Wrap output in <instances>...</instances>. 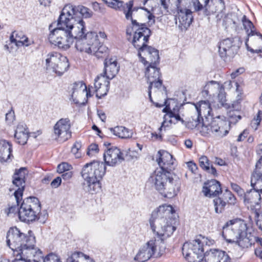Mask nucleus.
I'll list each match as a JSON object with an SVG mask.
<instances>
[{
  "label": "nucleus",
  "mask_w": 262,
  "mask_h": 262,
  "mask_svg": "<svg viewBox=\"0 0 262 262\" xmlns=\"http://www.w3.org/2000/svg\"><path fill=\"white\" fill-rule=\"evenodd\" d=\"M175 211L171 205L160 206L151 213L149 223L153 232L160 239L150 240L142 247L135 257V260L145 262L156 254L157 247L159 245L156 257H160L166 249L164 241L171 236L176 229V219L173 217Z\"/></svg>",
  "instance_id": "f257e3e1"
},
{
  "label": "nucleus",
  "mask_w": 262,
  "mask_h": 262,
  "mask_svg": "<svg viewBox=\"0 0 262 262\" xmlns=\"http://www.w3.org/2000/svg\"><path fill=\"white\" fill-rule=\"evenodd\" d=\"M52 25L49 26L51 32L49 35L50 42L59 48L67 50L75 41V47L80 52L90 54L94 49L98 33L89 32L85 33V23L80 20L75 26L70 28H56L51 30Z\"/></svg>",
  "instance_id": "f03ea898"
},
{
  "label": "nucleus",
  "mask_w": 262,
  "mask_h": 262,
  "mask_svg": "<svg viewBox=\"0 0 262 262\" xmlns=\"http://www.w3.org/2000/svg\"><path fill=\"white\" fill-rule=\"evenodd\" d=\"M7 246L17 256L24 255L27 257H33L34 262H38L43 258L42 252L35 248V237L31 230L28 234L22 232L16 227H11L7 233Z\"/></svg>",
  "instance_id": "7ed1b4c3"
},
{
  "label": "nucleus",
  "mask_w": 262,
  "mask_h": 262,
  "mask_svg": "<svg viewBox=\"0 0 262 262\" xmlns=\"http://www.w3.org/2000/svg\"><path fill=\"white\" fill-rule=\"evenodd\" d=\"M247 224L242 220L230 221L223 227L222 236L228 243H235L242 248L251 247L255 242L256 236L247 232Z\"/></svg>",
  "instance_id": "20e7f679"
},
{
  "label": "nucleus",
  "mask_w": 262,
  "mask_h": 262,
  "mask_svg": "<svg viewBox=\"0 0 262 262\" xmlns=\"http://www.w3.org/2000/svg\"><path fill=\"white\" fill-rule=\"evenodd\" d=\"M106 167L102 162L94 161L86 163L81 171L84 182L82 189L92 194L99 192L101 188L100 181L104 176Z\"/></svg>",
  "instance_id": "39448f33"
},
{
  "label": "nucleus",
  "mask_w": 262,
  "mask_h": 262,
  "mask_svg": "<svg viewBox=\"0 0 262 262\" xmlns=\"http://www.w3.org/2000/svg\"><path fill=\"white\" fill-rule=\"evenodd\" d=\"M149 181L155 188L164 197L172 198L180 189V180L170 171H155L150 177Z\"/></svg>",
  "instance_id": "423d86ee"
},
{
  "label": "nucleus",
  "mask_w": 262,
  "mask_h": 262,
  "mask_svg": "<svg viewBox=\"0 0 262 262\" xmlns=\"http://www.w3.org/2000/svg\"><path fill=\"white\" fill-rule=\"evenodd\" d=\"M92 12L89 8L82 5H66L57 20L56 28H70L75 26L76 23L82 20V17L90 18L92 16Z\"/></svg>",
  "instance_id": "0eeeda50"
},
{
  "label": "nucleus",
  "mask_w": 262,
  "mask_h": 262,
  "mask_svg": "<svg viewBox=\"0 0 262 262\" xmlns=\"http://www.w3.org/2000/svg\"><path fill=\"white\" fill-rule=\"evenodd\" d=\"M151 35V31L149 30L130 41L134 47L138 50V56L144 64L148 62L149 64H157L159 62V51L147 45Z\"/></svg>",
  "instance_id": "6e6552de"
},
{
  "label": "nucleus",
  "mask_w": 262,
  "mask_h": 262,
  "mask_svg": "<svg viewBox=\"0 0 262 262\" xmlns=\"http://www.w3.org/2000/svg\"><path fill=\"white\" fill-rule=\"evenodd\" d=\"M133 6L134 1H129L125 4L121 11L123 12L126 19L131 21V23L127 26L126 29V38L128 41H131L135 37H138V36H140L150 30L146 24L140 23L133 19V13L136 9V8H133Z\"/></svg>",
  "instance_id": "1a4fd4ad"
},
{
  "label": "nucleus",
  "mask_w": 262,
  "mask_h": 262,
  "mask_svg": "<svg viewBox=\"0 0 262 262\" xmlns=\"http://www.w3.org/2000/svg\"><path fill=\"white\" fill-rule=\"evenodd\" d=\"M41 210V205L38 199L34 196L25 199L19 207L18 212L19 219L22 222L30 223L37 219Z\"/></svg>",
  "instance_id": "9d476101"
},
{
  "label": "nucleus",
  "mask_w": 262,
  "mask_h": 262,
  "mask_svg": "<svg viewBox=\"0 0 262 262\" xmlns=\"http://www.w3.org/2000/svg\"><path fill=\"white\" fill-rule=\"evenodd\" d=\"M204 241L196 239L189 243H185L182 248L183 254L189 262H201L204 258V243L205 239L202 237Z\"/></svg>",
  "instance_id": "9b49d317"
},
{
  "label": "nucleus",
  "mask_w": 262,
  "mask_h": 262,
  "mask_svg": "<svg viewBox=\"0 0 262 262\" xmlns=\"http://www.w3.org/2000/svg\"><path fill=\"white\" fill-rule=\"evenodd\" d=\"M229 129V122L221 119L219 116L214 118L210 124L203 122L201 132L204 135L212 133L216 137L222 138L228 134Z\"/></svg>",
  "instance_id": "f8f14e48"
},
{
  "label": "nucleus",
  "mask_w": 262,
  "mask_h": 262,
  "mask_svg": "<svg viewBox=\"0 0 262 262\" xmlns=\"http://www.w3.org/2000/svg\"><path fill=\"white\" fill-rule=\"evenodd\" d=\"M239 45V39L237 37L223 39L218 46L220 56L225 62L230 61L237 54Z\"/></svg>",
  "instance_id": "ddd939ff"
},
{
  "label": "nucleus",
  "mask_w": 262,
  "mask_h": 262,
  "mask_svg": "<svg viewBox=\"0 0 262 262\" xmlns=\"http://www.w3.org/2000/svg\"><path fill=\"white\" fill-rule=\"evenodd\" d=\"M47 70H52L58 76L62 75L69 67L68 59L57 52L48 55L46 59Z\"/></svg>",
  "instance_id": "4468645a"
},
{
  "label": "nucleus",
  "mask_w": 262,
  "mask_h": 262,
  "mask_svg": "<svg viewBox=\"0 0 262 262\" xmlns=\"http://www.w3.org/2000/svg\"><path fill=\"white\" fill-rule=\"evenodd\" d=\"M181 0H178V3L176 5L177 9V14L176 16V23L182 31H186L190 26L193 19L192 12L190 10V7L188 5L185 6L182 5Z\"/></svg>",
  "instance_id": "2eb2a0df"
},
{
  "label": "nucleus",
  "mask_w": 262,
  "mask_h": 262,
  "mask_svg": "<svg viewBox=\"0 0 262 262\" xmlns=\"http://www.w3.org/2000/svg\"><path fill=\"white\" fill-rule=\"evenodd\" d=\"M71 123L69 118H61L54 126L55 139L64 142L71 137Z\"/></svg>",
  "instance_id": "dca6fc26"
},
{
  "label": "nucleus",
  "mask_w": 262,
  "mask_h": 262,
  "mask_svg": "<svg viewBox=\"0 0 262 262\" xmlns=\"http://www.w3.org/2000/svg\"><path fill=\"white\" fill-rule=\"evenodd\" d=\"M105 166H116L124 160L120 149L114 146L108 148L103 154Z\"/></svg>",
  "instance_id": "f3484780"
},
{
  "label": "nucleus",
  "mask_w": 262,
  "mask_h": 262,
  "mask_svg": "<svg viewBox=\"0 0 262 262\" xmlns=\"http://www.w3.org/2000/svg\"><path fill=\"white\" fill-rule=\"evenodd\" d=\"M213 202L215 212L221 213L224 210L227 203L234 205L236 203V198L230 191L226 189L222 195L214 198Z\"/></svg>",
  "instance_id": "a211bd4d"
},
{
  "label": "nucleus",
  "mask_w": 262,
  "mask_h": 262,
  "mask_svg": "<svg viewBox=\"0 0 262 262\" xmlns=\"http://www.w3.org/2000/svg\"><path fill=\"white\" fill-rule=\"evenodd\" d=\"M226 7L224 0H210L204 15L209 16L216 13L217 21H220L225 16Z\"/></svg>",
  "instance_id": "6ab92c4d"
},
{
  "label": "nucleus",
  "mask_w": 262,
  "mask_h": 262,
  "mask_svg": "<svg viewBox=\"0 0 262 262\" xmlns=\"http://www.w3.org/2000/svg\"><path fill=\"white\" fill-rule=\"evenodd\" d=\"M261 199L260 193L252 189L246 192V194L244 195V203L248 207L250 206L251 209L255 211L259 210L261 208Z\"/></svg>",
  "instance_id": "aec40b11"
},
{
  "label": "nucleus",
  "mask_w": 262,
  "mask_h": 262,
  "mask_svg": "<svg viewBox=\"0 0 262 262\" xmlns=\"http://www.w3.org/2000/svg\"><path fill=\"white\" fill-rule=\"evenodd\" d=\"M205 262H230V258L225 252L217 249L207 251L204 255Z\"/></svg>",
  "instance_id": "412c9836"
},
{
  "label": "nucleus",
  "mask_w": 262,
  "mask_h": 262,
  "mask_svg": "<svg viewBox=\"0 0 262 262\" xmlns=\"http://www.w3.org/2000/svg\"><path fill=\"white\" fill-rule=\"evenodd\" d=\"M159 158L157 160L158 164L161 167L159 171L162 172L170 171L173 169V160L172 156L167 151L160 150L158 151Z\"/></svg>",
  "instance_id": "4be33fe9"
},
{
  "label": "nucleus",
  "mask_w": 262,
  "mask_h": 262,
  "mask_svg": "<svg viewBox=\"0 0 262 262\" xmlns=\"http://www.w3.org/2000/svg\"><path fill=\"white\" fill-rule=\"evenodd\" d=\"M222 192L220 183L214 179L205 183L202 189V192L207 197L216 196Z\"/></svg>",
  "instance_id": "5701e85b"
},
{
  "label": "nucleus",
  "mask_w": 262,
  "mask_h": 262,
  "mask_svg": "<svg viewBox=\"0 0 262 262\" xmlns=\"http://www.w3.org/2000/svg\"><path fill=\"white\" fill-rule=\"evenodd\" d=\"M99 37L104 40L106 37V35L104 32L101 31L99 32L95 41L96 44L93 47L94 49L91 50V53H90L94 54L98 58L105 57L108 54V48L101 44V40L99 39Z\"/></svg>",
  "instance_id": "b1692460"
},
{
  "label": "nucleus",
  "mask_w": 262,
  "mask_h": 262,
  "mask_svg": "<svg viewBox=\"0 0 262 262\" xmlns=\"http://www.w3.org/2000/svg\"><path fill=\"white\" fill-rule=\"evenodd\" d=\"M103 74L108 79H112L118 73L120 66L116 58H105Z\"/></svg>",
  "instance_id": "393cba45"
},
{
  "label": "nucleus",
  "mask_w": 262,
  "mask_h": 262,
  "mask_svg": "<svg viewBox=\"0 0 262 262\" xmlns=\"http://www.w3.org/2000/svg\"><path fill=\"white\" fill-rule=\"evenodd\" d=\"M29 132L27 125L24 123H19L15 130L14 137L18 144L25 145L29 138Z\"/></svg>",
  "instance_id": "a878e982"
},
{
  "label": "nucleus",
  "mask_w": 262,
  "mask_h": 262,
  "mask_svg": "<svg viewBox=\"0 0 262 262\" xmlns=\"http://www.w3.org/2000/svg\"><path fill=\"white\" fill-rule=\"evenodd\" d=\"M0 145V161L2 163L6 162L13 157L12 145L10 142L5 140H1Z\"/></svg>",
  "instance_id": "bb28decb"
},
{
  "label": "nucleus",
  "mask_w": 262,
  "mask_h": 262,
  "mask_svg": "<svg viewBox=\"0 0 262 262\" xmlns=\"http://www.w3.org/2000/svg\"><path fill=\"white\" fill-rule=\"evenodd\" d=\"M209 1L210 0H181V2L182 3V5L185 6L188 5L191 7L192 6L195 12L202 10L203 14H204L205 9L207 8Z\"/></svg>",
  "instance_id": "cd10ccee"
},
{
  "label": "nucleus",
  "mask_w": 262,
  "mask_h": 262,
  "mask_svg": "<svg viewBox=\"0 0 262 262\" xmlns=\"http://www.w3.org/2000/svg\"><path fill=\"white\" fill-rule=\"evenodd\" d=\"M145 76L149 85L152 86L153 82L161 77L160 69L156 67V64H149L146 68Z\"/></svg>",
  "instance_id": "c85d7f7f"
},
{
  "label": "nucleus",
  "mask_w": 262,
  "mask_h": 262,
  "mask_svg": "<svg viewBox=\"0 0 262 262\" xmlns=\"http://www.w3.org/2000/svg\"><path fill=\"white\" fill-rule=\"evenodd\" d=\"M251 185L252 189L262 193V172L260 170H254L251 177Z\"/></svg>",
  "instance_id": "c756f323"
},
{
  "label": "nucleus",
  "mask_w": 262,
  "mask_h": 262,
  "mask_svg": "<svg viewBox=\"0 0 262 262\" xmlns=\"http://www.w3.org/2000/svg\"><path fill=\"white\" fill-rule=\"evenodd\" d=\"M10 40L11 43H15L17 47L24 45L29 46L28 38L21 32L13 31L10 37Z\"/></svg>",
  "instance_id": "7c9ffc66"
},
{
  "label": "nucleus",
  "mask_w": 262,
  "mask_h": 262,
  "mask_svg": "<svg viewBox=\"0 0 262 262\" xmlns=\"http://www.w3.org/2000/svg\"><path fill=\"white\" fill-rule=\"evenodd\" d=\"M12 183L17 189L14 193V199L18 203L19 200L22 199V196L25 186V180H20L16 178L13 177Z\"/></svg>",
  "instance_id": "2f4dec72"
},
{
  "label": "nucleus",
  "mask_w": 262,
  "mask_h": 262,
  "mask_svg": "<svg viewBox=\"0 0 262 262\" xmlns=\"http://www.w3.org/2000/svg\"><path fill=\"white\" fill-rule=\"evenodd\" d=\"M72 90L71 97L74 101H75L74 97H76L78 94H84L85 92H86V96L88 97L90 93V89H89V92H88L86 86L82 81L75 82L72 86Z\"/></svg>",
  "instance_id": "473e14b6"
},
{
  "label": "nucleus",
  "mask_w": 262,
  "mask_h": 262,
  "mask_svg": "<svg viewBox=\"0 0 262 262\" xmlns=\"http://www.w3.org/2000/svg\"><path fill=\"white\" fill-rule=\"evenodd\" d=\"M110 129L112 133L119 138H128L131 137L132 135V132L124 126H118Z\"/></svg>",
  "instance_id": "72a5a7b5"
},
{
  "label": "nucleus",
  "mask_w": 262,
  "mask_h": 262,
  "mask_svg": "<svg viewBox=\"0 0 262 262\" xmlns=\"http://www.w3.org/2000/svg\"><path fill=\"white\" fill-rule=\"evenodd\" d=\"M210 82L215 85L214 88L217 89L219 91L218 99L221 105L223 106H226L227 104L226 103V93L224 87L215 81H211Z\"/></svg>",
  "instance_id": "f704fd0d"
},
{
  "label": "nucleus",
  "mask_w": 262,
  "mask_h": 262,
  "mask_svg": "<svg viewBox=\"0 0 262 262\" xmlns=\"http://www.w3.org/2000/svg\"><path fill=\"white\" fill-rule=\"evenodd\" d=\"M108 6L116 10L122 11L125 3L119 0H102Z\"/></svg>",
  "instance_id": "c9c22d12"
},
{
  "label": "nucleus",
  "mask_w": 262,
  "mask_h": 262,
  "mask_svg": "<svg viewBox=\"0 0 262 262\" xmlns=\"http://www.w3.org/2000/svg\"><path fill=\"white\" fill-rule=\"evenodd\" d=\"M110 80L106 76L103 74V73L98 75L97 78L95 80L94 86L95 88H99L100 86L104 85H110Z\"/></svg>",
  "instance_id": "e433bc0d"
},
{
  "label": "nucleus",
  "mask_w": 262,
  "mask_h": 262,
  "mask_svg": "<svg viewBox=\"0 0 262 262\" xmlns=\"http://www.w3.org/2000/svg\"><path fill=\"white\" fill-rule=\"evenodd\" d=\"M195 107L198 113V117H200L201 119V120L203 121V116H202V111L206 110V108H208L211 107L210 104L208 100L206 101H201L199 104H197L195 105Z\"/></svg>",
  "instance_id": "4c0bfd02"
},
{
  "label": "nucleus",
  "mask_w": 262,
  "mask_h": 262,
  "mask_svg": "<svg viewBox=\"0 0 262 262\" xmlns=\"http://www.w3.org/2000/svg\"><path fill=\"white\" fill-rule=\"evenodd\" d=\"M204 122L203 121L201 120V119L200 117L197 116L196 119H192V121L190 120L188 122H185L184 124L186 127L189 129H192L195 127H199L200 125H202V123Z\"/></svg>",
  "instance_id": "58836bf2"
},
{
  "label": "nucleus",
  "mask_w": 262,
  "mask_h": 262,
  "mask_svg": "<svg viewBox=\"0 0 262 262\" xmlns=\"http://www.w3.org/2000/svg\"><path fill=\"white\" fill-rule=\"evenodd\" d=\"M84 257L85 259H89V256L81 252H75L67 258V262H79L78 258Z\"/></svg>",
  "instance_id": "ea45409f"
},
{
  "label": "nucleus",
  "mask_w": 262,
  "mask_h": 262,
  "mask_svg": "<svg viewBox=\"0 0 262 262\" xmlns=\"http://www.w3.org/2000/svg\"><path fill=\"white\" fill-rule=\"evenodd\" d=\"M96 97L100 99L107 95L110 89V85H104L99 88H95Z\"/></svg>",
  "instance_id": "a19ab883"
},
{
  "label": "nucleus",
  "mask_w": 262,
  "mask_h": 262,
  "mask_svg": "<svg viewBox=\"0 0 262 262\" xmlns=\"http://www.w3.org/2000/svg\"><path fill=\"white\" fill-rule=\"evenodd\" d=\"M232 14H226V12L225 13V16L222 18L223 19V24L227 27L231 26L233 25L234 27H236L237 23L236 21L233 19L232 18Z\"/></svg>",
  "instance_id": "79ce46f5"
},
{
  "label": "nucleus",
  "mask_w": 262,
  "mask_h": 262,
  "mask_svg": "<svg viewBox=\"0 0 262 262\" xmlns=\"http://www.w3.org/2000/svg\"><path fill=\"white\" fill-rule=\"evenodd\" d=\"M27 169L25 167H21L18 170H16L13 174L14 177L20 180H25L26 176L27 174Z\"/></svg>",
  "instance_id": "37998d69"
},
{
  "label": "nucleus",
  "mask_w": 262,
  "mask_h": 262,
  "mask_svg": "<svg viewBox=\"0 0 262 262\" xmlns=\"http://www.w3.org/2000/svg\"><path fill=\"white\" fill-rule=\"evenodd\" d=\"M21 200H19L18 202L17 203V201L15 200L16 204L12 205L11 206H10L9 208L5 210V213L7 214L8 216H9L11 214H16L18 212L19 209L18 208V204L19 203V201Z\"/></svg>",
  "instance_id": "c03bdc74"
},
{
  "label": "nucleus",
  "mask_w": 262,
  "mask_h": 262,
  "mask_svg": "<svg viewBox=\"0 0 262 262\" xmlns=\"http://www.w3.org/2000/svg\"><path fill=\"white\" fill-rule=\"evenodd\" d=\"M43 262H62L60 257L53 253L47 255L44 258Z\"/></svg>",
  "instance_id": "a18cd8bd"
},
{
  "label": "nucleus",
  "mask_w": 262,
  "mask_h": 262,
  "mask_svg": "<svg viewBox=\"0 0 262 262\" xmlns=\"http://www.w3.org/2000/svg\"><path fill=\"white\" fill-rule=\"evenodd\" d=\"M209 161L206 156H202L199 159V163L200 167L204 170H209Z\"/></svg>",
  "instance_id": "49530a36"
},
{
  "label": "nucleus",
  "mask_w": 262,
  "mask_h": 262,
  "mask_svg": "<svg viewBox=\"0 0 262 262\" xmlns=\"http://www.w3.org/2000/svg\"><path fill=\"white\" fill-rule=\"evenodd\" d=\"M72 168V167L71 165L67 163L63 162L58 165L57 171L59 173H61L63 172L70 170Z\"/></svg>",
  "instance_id": "de8ad7c7"
},
{
  "label": "nucleus",
  "mask_w": 262,
  "mask_h": 262,
  "mask_svg": "<svg viewBox=\"0 0 262 262\" xmlns=\"http://www.w3.org/2000/svg\"><path fill=\"white\" fill-rule=\"evenodd\" d=\"M99 151L98 146L96 144H91L88 148L87 155L93 156Z\"/></svg>",
  "instance_id": "09e8293b"
},
{
  "label": "nucleus",
  "mask_w": 262,
  "mask_h": 262,
  "mask_svg": "<svg viewBox=\"0 0 262 262\" xmlns=\"http://www.w3.org/2000/svg\"><path fill=\"white\" fill-rule=\"evenodd\" d=\"M254 213L255 216L257 218L256 225L262 230V210L260 209L259 210L254 211Z\"/></svg>",
  "instance_id": "8fccbe9b"
},
{
  "label": "nucleus",
  "mask_w": 262,
  "mask_h": 262,
  "mask_svg": "<svg viewBox=\"0 0 262 262\" xmlns=\"http://www.w3.org/2000/svg\"><path fill=\"white\" fill-rule=\"evenodd\" d=\"M48 216V214L46 210H43L42 212L40 210V213L37 215L36 220H39L40 223L43 224L47 220Z\"/></svg>",
  "instance_id": "3c124183"
},
{
  "label": "nucleus",
  "mask_w": 262,
  "mask_h": 262,
  "mask_svg": "<svg viewBox=\"0 0 262 262\" xmlns=\"http://www.w3.org/2000/svg\"><path fill=\"white\" fill-rule=\"evenodd\" d=\"M15 119L14 112L11 110L6 114L5 120L8 124H11Z\"/></svg>",
  "instance_id": "603ef678"
},
{
  "label": "nucleus",
  "mask_w": 262,
  "mask_h": 262,
  "mask_svg": "<svg viewBox=\"0 0 262 262\" xmlns=\"http://www.w3.org/2000/svg\"><path fill=\"white\" fill-rule=\"evenodd\" d=\"M152 86H154L155 88L157 89L158 90H159L162 88L163 91H166V88L163 85L162 80H161L160 78L153 82Z\"/></svg>",
  "instance_id": "864d4df0"
},
{
  "label": "nucleus",
  "mask_w": 262,
  "mask_h": 262,
  "mask_svg": "<svg viewBox=\"0 0 262 262\" xmlns=\"http://www.w3.org/2000/svg\"><path fill=\"white\" fill-rule=\"evenodd\" d=\"M61 183V179L60 177H58L54 179L51 183V186L53 188H57Z\"/></svg>",
  "instance_id": "5fc2aeb1"
},
{
  "label": "nucleus",
  "mask_w": 262,
  "mask_h": 262,
  "mask_svg": "<svg viewBox=\"0 0 262 262\" xmlns=\"http://www.w3.org/2000/svg\"><path fill=\"white\" fill-rule=\"evenodd\" d=\"M169 117L170 118H174L177 121H180L183 124L185 123V121L181 118L179 114H176L172 111H170Z\"/></svg>",
  "instance_id": "6e6d98bb"
},
{
  "label": "nucleus",
  "mask_w": 262,
  "mask_h": 262,
  "mask_svg": "<svg viewBox=\"0 0 262 262\" xmlns=\"http://www.w3.org/2000/svg\"><path fill=\"white\" fill-rule=\"evenodd\" d=\"M248 134L249 132L247 129L244 130L238 136L237 141L241 142L243 141L247 137Z\"/></svg>",
  "instance_id": "4d7b16f0"
},
{
  "label": "nucleus",
  "mask_w": 262,
  "mask_h": 262,
  "mask_svg": "<svg viewBox=\"0 0 262 262\" xmlns=\"http://www.w3.org/2000/svg\"><path fill=\"white\" fill-rule=\"evenodd\" d=\"M61 177L62 179L64 180H70L73 176V172L70 170H68L67 171L63 172L62 173Z\"/></svg>",
  "instance_id": "13d9d810"
},
{
  "label": "nucleus",
  "mask_w": 262,
  "mask_h": 262,
  "mask_svg": "<svg viewBox=\"0 0 262 262\" xmlns=\"http://www.w3.org/2000/svg\"><path fill=\"white\" fill-rule=\"evenodd\" d=\"M187 165L189 169L193 173H194L198 169L196 165L192 161H189L187 162Z\"/></svg>",
  "instance_id": "bf43d9fd"
},
{
  "label": "nucleus",
  "mask_w": 262,
  "mask_h": 262,
  "mask_svg": "<svg viewBox=\"0 0 262 262\" xmlns=\"http://www.w3.org/2000/svg\"><path fill=\"white\" fill-rule=\"evenodd\" d=\"M81 144L79 142H76L74 145L73 146L71 151L74 154H76L78 153V150H79L80 148L81 147Z\"/></svg>",
  "instance_id": "052dcab7"
},
{
  "label": "nucleus",
  "mask_w": 262,
  "mask_h": 262,
  "mask_svg": "<svg viewBox=\"0 0 262 262\" xmlns=\"http://www.w3.org/2000/svg\"><path fill=\"white\" fill-rule=\"evenodd\" d=\"M244 72V69L243 68H239L235 70L234 72H233L231 74V76L232 78H235L238 75L243 73Z\"/></svg>",
  "instance_id": "680f3d73"
},
{
  "label": "nucleus",
  "mask_w": 262,
  "mask_h": 262,
  "mask_svg": "<svg viewBox=\"0 0 262 262\" xmlns=\"http://www.w3.org/2000/svg\"><path fill=\"white\" fill-rule=\"evenodd\" d=\"M212 111V109L211 107L206 108V109L202 111V116L203 115L206 118H207L208 116L211 115V112Z\"/></svg>",
  "instance_id": "e2e57ef3"
},
{
  "label": "nucleus",
  "mask_w": 262,
  "mask_h": 262,
  "mask_svg": "<svg viewBox=\"0 0 262 262\" xmlns=\"http://www.w3.org/2000/svg\"><path fill=\"white\" fill-rule=\"evenodd\" d=\"M155 16L149 13L148 15V26H150L152 25H154L155 23Z\"/></svg>",
  "instance_id": "0e129e2a"
},
{
  "label": "nucleus",
  "mask_w": 262,
  "mask_h": 262,
  "mask_svg": "<svg viewBox=\"0 0 262 262\" xmlns=\"http://www.w3.org/2000/svg\"><path fill=\"white\" fill-rule=\"evenodd\" d=\"M256 122L258 123H260L261 120L262 119V111L259 110L256 117L253 119Z\"/></svg>",
  "instance_id": "69168bd1"
},
{
  "label": "nucleus",
  "mask_w": 262,
  "mask_h": 262,
  "mask_svg": "<svg viewBox=\"0 0 262 262\" xmlns=\"http://www.w3.org/2000/svg\"><path fill=\"white\" fill-rule=\"evenodd\" d=\"M255 254L256 256L262 258V247L256 248L255 250Z\"/></svg>",
  "instance_id": "338daca9"
},
{
  "label": "nucleus",
  "mask_w": 262,
  "mask_h": 262,
  "mask_svg": "<svg viewBox=\"0 0 262 262\" xmlns=\"http://www.w3.org/2000/svg\"><path fill=\"white\" fill-rule=\"evenodd\" d=\"M98 115L99 116L100 119L102 121L105 122L106 119V116L103 112H102V111H98Z\"/></svg>",
  "instance_id": "774afa93"
}]
</instances>
